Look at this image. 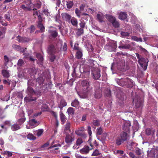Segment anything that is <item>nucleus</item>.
Segmentation results:
<instances>
[{"label":"nucleus","mask_w":158,"mask_h":158,"mask_svg":"<svg viewBox=\"0 0 158 158\" xmlns=\"http://www.w3.org/2000/svg\"><path fill=\"white\" fill-rule=\"evenodd\" d=\"M131 39L134 41L137 42H142V39L141 38H138L135 36H132L131 37Z\"/></svg>","instance_id":"c9c22d12"},{"label":"nucleus","mask_w":158,"mask_h":158,"mask_svg":"<svg viewBox=\"0 0 158 158\" xmlns=\"http://www.w3.org/2000/svg\"><path fill=\"white\" fill-rule=\"evenodd\" d=\"M127 14L125 12H121L118 15V18L122 20H123L127 18Z\"/></svg>","instance_id":"dca6fc26"},{"label":"nucleus","mask_w":158,"mask_h":158,"mask_svg":"<svg viewBox=\"0 0 158 158\" xmlns=\"http://www.w3.org/2000/svg\"><path fill=\"white\" fill-rule=\"evenodd\" d=\"M130 15L131 18V21L132 23H135L137 21V18L132 13H130Z\"/></svg>","instance_id":"a19ab883"},{"label":"nucleus","mask_w":158,"mask_h":158,"mask_svg":"<svg viewBox=\"0 0 158 158\" xmlns=\"http://www.w3.org/2000/svg\"><path fill=\"white\" fill-rule=\"evenodd\" d=\"M67 112L69 115H73L74 114L73 109L71 107H69L67 110Z\"/></svg>","instance_id":"79ce46f5"},{"label":"nucleus","mask_w":158,"mask_h":158,"mask_svg":"<svg viewBox=\"0 0 158 158\" xmlns=\"http://www.w3.org/2000/svg\"><path fill=\"white\" fill-rule=\"evenodd\" d=\"M2 154L4 156L7 155L8 157H10L12 155V154L11 152L6 151L2 152Z\"/></svg>","instance_id":"58836bf2"},{"label":"nucleus","mask_w":158,"mask_h":158,"mask_svg":"<svg viewBox=\"0 0 158 158\" xmlns=\"http://www.w3.org/2000/svg\"><path fill=\"white\" fill-rule=\"evenodd\" d=\"M34 5L32 9L34 10V12H33L34 15H37L38 16L39 19H40V18H41V16L40 15H38V13L37 11L36 10V9H35V8L34 7Z\"/></svg>","instance_id":"09e8293b"},{"label":"nucleus","mask_w":158,"mask_h":158,"mask_svg":"<svg viewBox=\"0 0 158 158\" xmlns=\"http://www.w3.org/2000/svg\"><path fill=\"white\" fill-rule=\"evenodd\" d=\"M20 47L19 45L16 44H14L13 45V48L16 50L19 51L20 48Z\"/></svg>","instance_id":"13d9d810"},{"label":"nucleus","mask_w":158,"mask_h":158,"mask_svg":"<svg viewBox=\"0 0 158 158\" xmlns=\"http://www.w3.org/2000/svg\"><path fill=\"white\" fill-rule=\"evenodd\" d=\"M85 23L84 21H81L80 24L81 28H83L85 26Z\"/></svg>","instance_id":"bf43d9fd"},{"label":"nucleus","mask_w":158,"mask_h":158,"mask_svg":"<svg viewBox=\"0 0 158 158\" xmlns=\"http://www.w3.org/2000/svg\"><path fill=\"white\" fill-rule=\"evenodd\" d=\"M29 124L31 126L33 127H34L38 126L39 123L37 122L35 119H32L29 120Z\"/></svg>","instance_id":"4468645a"},{"label":"nucleus","mask_w":158,"mask_h":158,"mask_svg":"<svg viewBox=\"0 0 158 158\" xmlns=\"http://www.w3.org/2000/svg\"><path fill=\"white\" fill-rule=\"evenodd\" d=\"M102 132V128L100 127L97 129V134L100 135L101 134Z\"/></svg>","instance_id":"4d7b16f0"},{"label":"nucleus","mask_w":158,"mask_h":158,"mask_svg":"<svg viewBox=\"0 0 158 158\" xmlns=\"http://www.w3.org/2000/svg\"><path fill=\"white\" fill-rule=\"evenodd\" d=\"M38 27L40 29V30L41 32H43L45 30L44 27L41 23V21H40L38 23Z\"/></svg>","instance_id":"bb28decb"},{"label":"nucleus","mask_w":158,"mask_h":158,"mask_svg":"<svg viewBox=\"0 0 158 158\" xmlns=\"http://www.w3.org/2000/svg\"><path fill=\"white\" fill-rule=\"evenodd\" d=\"M27 138L31 140H34L36 139V138L31 133H29L27 136Z\"/></svg>","instance_id":"7c9ffc66"},{"label":"nucleus","mask_w":158,"mask_h":158,"mask_svg":"<svg viewBox=\"0 0 158 158\" xmlns=\"http://www.w3.org/2000/svg\"><path fill=\"white\" fill-rule=\"evenodd\" d=\"M85 128L83 127H81L79 128L77 130L75 131V133L79 136H82L83 135V133L84 131Z\"/></svg>","instance_id":"ddd939ff"},{"label":"nucleus","mask_w":158,"mask_h":158,"mask_svg":"<svg viewBox=\"0 0 158 158\" xmlns=\"http://www.w3.org/2000/svg\"><path fill=\"white\" fill-rule=\"evenodd\" d=\"M71 105L73 107H79V102L77 100L75 99L72 102Z\"/></svg>","instance_id":"c85d7f7f"},{"label":"nucleus","mask_w":158,"mask_h":158,"mask_svg":"<svg viewBox=\"0 0 158 158\" xmlns=\"http://www.w3.org/2000/svg\"><path fill=\"white\" fill-rule=\"evenodd\" d=\"M92 73L95 79H98L101 76L100 70L98 68L94 69L92 71Z\"/></svg>","instance_id":"423d86ee"},{"label":"nucleus","mask_w":158,"mask_h":158,"mask_svg":"<svg viewBox=\"0 0 158 158\" xmlns=\"http://www.w3.org/2000/svg\"><path fill=\"white\" fill-rule=\"evenodd\" d=\"M61 15L64 20L70 22L71 16L70 15L66 13H62Z\"/></svg>","instance_id":"9d476101"},{"label":"nucleus","mask_w":158,"mask_h":158,"mask_svg":"<svg viewBox=\"0 0 158 158\" xmlns=\"http://www.w3.org/2000/svg\"><path fill=\"white\" fill-rule=\"evenodd\" d=\"M41 5V2H38L35 4V6L37 7V8H39L40 7Z\"/></svg>","instance_id":"774afa93"},{"label":"nucleus","mask_w":158,"mask_h":158,"mask_svg":"<svg viewBox=\"0 0 158 158\" xmlns=\"http://www.w3.org/2000/svg\"><path fill=\"white\" fill-rule=\"evenodd\" d=\"M120 137L122 140L124 141L127 139V134L126 132H123L121 134Z\"/></svg>","instance_id":"393cba45"},{"label":"nucleus","mask_w":158,"mask_h":158,"mask_svg":"<svg viewBox=\"0 0 158 158\" xmlns=\"http://www.w3.org/2000/svg\"><path fill=\"white\" fill-rule=\"evenodd\" d=\"M11 129L14 131H17L20 128V126L17 124H14L11 126Z\"/></svg>","instance_id":"cd10ccee"},{"label":"nucleus","mask_w":158,"mask_h":158,"mask_svg":"<svg viewBox=\"0 0 158 158\" xmlns=\"http://www.w3.org/2000/svg\"><path fill=\"white\" fill-rule=\"evenodd\" d=\"M86 46L87 50L88 52H90V54H89V55H91V56H94V55L91 54V52H93L94 50L92 45L90 44H88L86 45Z\"/></svg>","instance_id":"412c9836"},{"label":"nucleus","mask_w":158,"mask_h":158,"mask_svg":"<svg viewBox=\"0 0 158 158\" xmlns=\"http://www.w3.org/2000/svg\"><path fill=\"white\" fill-rule=\"evenodd\" d=\"M97 18L99 22H102L103 21L104 16V15L101 12H98L97 14Z\"/></svg>","instance_id":"2eb2a0df"},{"label":"nucleus","mask_w":158,"mask_h":158,"mask_svg":"<svg viewBox=\"0 0 158 158\" xmlns=\"http://www.w3.org/2000/svg\"><path fill=\"white\" fill-rule=\"evenodd\" d=\"M55 48L53 45H51L48 48V51L50 54H52L55 51Z\"/></svg>","instance_id":"a878e982"},{"label":"nucleus","mask_w":158,"mask_h":158,"mask_svg":"<svg viewBox=\"0 0 158 158\" xmlns=\"http://www.w3.org/2000/svg\"><path fill=\"white\" fill-rule=\"evenodd\" d=\"M89 63V64L90 65L91 67H93L95 64V63H96V61H94L92 59H89L88 60Z\"/></svg>","instance_id":"a18cd8bd"},{"label":"nucleus","mask_w":158,"mask_h":158,"mask_svg":"<svg viewBox=\"0 0 158 158\" xmlns=\"http://www.w3.org/2000/svg\"><path fill=\"white\" fill-rule=\"evenodd\" d=\"M2 73L3 76L4 77L8 78L10 76V72L9 70L3 69L2 70Z\"/></svg>","instance_id":"6ab92c4d"},{"label":"nucleus","mask_w":158,"mask_h":158,"mask_svg":"<svg viewBox=\"0 0 158 158\" xmlns=\"http://www.w3.org/2000/svg\"><path fill=\"white\" fill-rule=\"evenodd\" d=\"M17 40L19 42L24 43L28 42L31 40V39L27 38H23L19 36L17 37Z\"/></svg>","instance_id":"9b49d317"},{"label":"nucleus","mask_w":158,"mask_h":158,"mask_svg":"<svg viewBox=\"0 0 158 158\" xmlns=\"http://www.w3.org/2000/svg\"><path fill=\"white\" fill-rule=\"evenodd\" d=\"M4 59L5 61V64L6 65L7 63L10 61V60L9 58L6 55L4 56Z\"/></svg>","instance_id":"de8ad7c7"},{"label":"nucleus","mask_w":158,"mask_h":158,"mask_svg":"<svg viewBox=\"0 0 158 158\" xmlns=\"http://www.w3.org/2000/svg\"><path fill=\"white\" fill-rule=\"evenodd\" d=\"M99 154V152L98 150H95L93 153L92 155L93 156H96Z\"/></svg>","instance_id":"5fc2aeb1"},{"label":"nucleus","mask_w":158,"mask_h":158,"mask_svg":"<svg viewBox=\"0 0 158 158\" xmlns=\"http://www.w3.org/2000/svg\"><path fill=\"white\" fill-rule=\"evenodd\" d=\"M146 134L148 135H149L151 133V130L150 129H147L146 130Z\"/></svg>","instance_id":"338daca9"},{"label":"nucleus","mask_w":158,"mask_h":158,"mask_svg":"<svg viewBox=\"0 0 158 158\" xmlns=\"http://www.w3.org/2000/svg\"><path fill=\"white\" fill-rule=\"evenodd\" d=\"M70 126V123L69 122H67L65 125V129L66 130H69Z\"/></svg>","instance_id":"864d4df0"},{"label":"nucleus","mask_w":158,"mask_h":158,"mask_svg":"<svg viewBox=\"0 0 158 158\" xmlns=\"http://www.w3.org/2000/svg\"><path fill=\"white\" fill-rule=\"evenodd\" d=\"M89 150V147L88 146L85 147L80 150V152L82 154H86L88 153Z\"/></svg>","instance_id":"b1692460"},{"label":"nucleus","mask_w":158,"mask_h":158,"mask_svg":"<svg viewBox=\"0 0 158 158\" xmlns=\"http://www.w3.org/2000/svg\"><path fill=\"white\" fill-rule=\"evenodd\" d=\"M25 5L23 4L20 6V8L25 11H31L33 7L34 4L31 3L30 0H27L24 2Z\"/></svg>","instance_id":"7ed1b4c3"},{"label":"nucleus","mask_w":158,"mask_h":158,"mask_svg":"<svg viewBox=\"0 0 158 158\" xmlns=\"http://www.w3.org/2000/svg\"><path fill=\"white\" fill-rule=\"evenodd\" d=\"M133 102L135 104V106L137 108L139 107L142 105V100L139 98H138L137 101L136 98L133 99Z\"/></svg>","instance_id":"1a4fd4ad"},{"label":"nucleus","mask_w":158,"mask_h":158,"mask_svg":"<svg viewBox=\"0 0 158 158\" xmlns=\"http://www.w3.org/2000/svg\"><path fill=\"white\" fill-rule=\"evenodd\" d=\"M91 89L89 81L88 80L82 81L80 91L77 94L81 98H85L86 97V94Z\"/></svg>","instance_id":"f257e3e1"},{"label":"nucleus","mask_w":158,"mask_h":158,"mask_svg":"<svg viewBox=\"0 0 158 158\" xmlns=\"http://www.w3.org/2000/svg\"><path fill=\"white\" fill-rule=\"evenodd\" d=\"M123 141L121 139H118L116 140V143L118 145H119L121 144L122 141Z\"/></svg>","instance_id":"0e129e2a"},{"label":"nucleus","mask_w":158,"mask_h":158,"mask_svg":"<svg viewBox=\"0 0 158 158\" xmlns=\"http://www.w3.org/2000/svg\"><path fill=\"white\" fill-rule=\"evenodd\" d=\"M60 117L61 120V121L62 123V124H64V123L65 122L66 120V118H65L64 115L61 112H60Z\"/></svg>","instance_id":"2f4dec72"},{"label":"nucleus","mask_w":158,"mask_h":158,"mask_svg":"<svg viewBox=\"0 0 158 158\" xmlns=\"http://www.w3.org/2000/svg\"><path fill=\"white\" fill-rule=\"evenodd\" d=\"M102 96L101 91L99 88L95 91L94 97L96 99H99Z\"/></svg>","instance_id":"f3484780"},{"label":"nucleus","mask_w":158,"mask_h":158,"mask_svg":"<svg viewBox=\"0 0 158 158\" xmlns=\"http://www.w3.org/2000/svg\"><path fill=\"white\" fill-rule=\"evenodd\" d=\"M131 124V123L129 121H127L125 122L123 126V130L126 131H129Z\"/></svg>","instance_id":"f8f14e48"},{"label":"nucleus","mask_w":158,"mask_h":158,"mask_svg":"<svg viewBox=\"0 0 158 158\" xmlns=\"http://www.w3.org/2000/svg\"><path fill=\"white\" fill-rule=\"evenodd\" d=\"M51 35L53 37L55 38L57 36V33L55 30H49V31Z\"/></svg>","instance_id":"f704fd0d"},{"label":"nucleus","mask_w":158,"mask_h":158,"mask_svg":"<svg viewBox=\"0 0 158 158\" xmlns=\"http://www.w3.org/2000/svg\"><path fill=\"white\" fill-rule=\"evenodd\" d=\"M117 47L116 42L114 41H111L105 46V48L108 51L112 52L115 50Z\"/></svg>","instance_id":"20e7f679"},{"label":"nucleus","mask_w":158,"mask_h":158,"mask_svg":"<svg viewBox=\"0 0 158 158\" xmlns=\"http://www.w3.org/2000/svg\"><path fill=\"white\" fill-rule=\"evenodd\" d=\"M66 2L67 7L68 8H71L73 5V2L71 1H69Z\"/></svg>","instance_id":"ea45409f"},{"label":"nucleus","mask_w":158,"mask_h":158,"mask_svg":"<svg viewBox=\"0 0 158 158\" xmlns=\"http://www.w3.org/2000/svg\"><path fill=\"white\" fill-rule=\"evenodd\" d=\"M123 64L122 66L121 67V68H120L119 67V65L118 64H115L114 63H113L112 65V66L111 67V69L112 71H113V70L115 69L116 67L117 69H120L121 70L122 68H123Z\"/></svg>","instance_id":"4be33fe9"},{"label":"nucleus","mask_w":158,"mask_h":158,"mask_svg":"<svg viewBox=\"0 0 158 158\" xmlns=\"http://www.w3.org/2000/svg\"><path fill=\"white\" fill-rule=\"evenodd\" d=\"M43 13L47 16L49 15L50 14L48 11V10L47 9H44L43 11Z\"/></svg>","instance_id":"e2e57ef3"},{"label":"nucleus","mask_w":158,"mask_h":158,"mask_svg":"<svg viewBox=\"0 0 158 158\" xmlns=\"http://www.w3.org/2000/svg\"><path fill=\"white\" fill-rule=\"evenodd\" d=\"M82 142V139L81 138H79L77 140L76 144L77 145H80Z\"/></svg>","instance_id":"603ef678"},{"label":"nucleus","mask_w":158,"mask_h":158,"mask_svg":"<svg viewBox=\"0 0 158 158\" xmlns=\"http://www.w3.org/2000/svg\"><path fill=\"white\" fill-rule=\"evenodd\" d=\"M36 56L38 60L40 62H42L43 60V56L41 54L37 53L36 54Z\"/></svg>","instance_id":"c03bdc74"},{"label":"nucleus","mask_w":158,"mask_h":158,"mask_svg":"<svg viewBox=\"0 0 158 158\" xmlns=\"http://www.w3.org/2000/svg\"><path fill=\"white\" fill-rule=\"evenodd\" d=\"M78 66V63H75L73 64V71L72 74V76L73 77H75L77 78H79L81 76V74L80 73L79 74H76V69Z\"/></svg>","instance_id":"6e6552de"},{"label":"nucleus","mask_w":158,"mask_h":158,"mask_svg":"<svg viewBox=\"0 0 158 158\" xmlns=\"http://www.w3.org/2000/svg\"><path fill=\"white\" fill-rule=\"evenodd\" d=\"M93 124L95 126H98L99 125V123L98 121L97 120H94L93 123Z\"/></svg>","instance_id":"052dcab7"},{"label":"nucleus","mask_w":158,"mask_h":158,"mask_svg":"<svg viewBox=\"0 0 158 158\" xmlns=\"http://www.w3.org/2000/svg\"><path fill=\"white\" fill-rule=\"evenodd\" d=\"M148 62V60L147 59L143 58H142L141 59L138 60V62L144 70L147 69Z\"/></svg>","instance_id":"39448f33"},{"label":"nucleus","mask_w":158,"mask_h":158,"mask_svg":"<svg viewBox=\"0 0 158 158\" xmlns=\"http://www.w3.org/2000/svg\"><path fill=\"white\" fill-rule=\"evenodd\" d=\"M74 140V134L73 133L71 135H66L65 138V141L67 143L69 144H71Z\"/></svg>","instance_id":"0eeeda50"},{"label":"nucleus","mask_w":158,"mask_h":158,"mask_svg":"<svg viewBox=\"0 0 158 158\" xmlns=\"http://www.w3.org/2000/svg\"><path fill=\"white\" fill-rule=\"evenodd\" d=\"M21 118L19 119L17 122L20 125L23 124L25 121V118L24 117V115L23 113H22L21 114Z\"/></svg>","instance_id":"5701e85b"},{"label":"nucleus","mask_w":158,"mask_h":158,"mask_svg":"<svg viewBox=\"0 0 158 158\" xmlns=\"http://www.w3.org/2000/svg\"><path fill=\"white\" fill-rule=\"evenodd\" d=\"M121 35L123 37H126L129 35V33L127 32L122 31L121 33Z\"/></svg>","instance_id":"3c124183"},{"label":"nucleus","mask_w":158,"mask_h":158,"mask_svg":"<svg viewBox=\"0 0 158 158\" xmlns=\"http://www.w3.org/2000/svg\"><path fill=\"white\" fill-rule=\"evenodd\" d=\"M91 128L90 126H89L88 127V131L89 136V139L88 140V141L89 142H91V135L92 134V132L91 131Z\"/></svg>","instance_id":"4c0bfd02"},{"label":"nucleus","mask_w":158,"mask_h":158,"mask_svg":"<svg viewBox=\"0 0 158 158\" xmlns=\"http://www.w3.org/2000/svg\"><path fill=\"white\" fill-rule=\"evenodd\" d=\"M117 82L118 85L122 86L127 85L128 87H130L134 85L132 81L127 77L121 79Z\"/></svg>","instance_id":"f03ea898"},{"label":"nucleus","mask_w":158,"mask_h":158,"mask_svg":"<svg viewBox=\"0 0 158 158\" xmlns=\"http://www.w3.org/2000/svg\"><path fill=\"white\" fill-rule=\"evenodd\" d=\"M84 32L83 28H81L78 29L77 32V34L78 35H80L82 34Z\"/></svg>","instance_id":"8fccbe9b"},{"label":"nucleus","mask_w":158,"mask_h":158,"mask_svg":"<svg viewBox=\"0 0 158 158\" xmlns=\"http://www.w3.org/2000/svg\"><path fill=\"white\" fill-rule=\"evenodd\" d=\"M82 56V51L81 49L77 51L76 52V57L78 59L81 58Z\"/></svg>","instance_id":"c756f323"},{"label":"nucleus","mask_w":158,"mask_h":158,"mask_svg":"<svg viewBox=\"0 0 158 158\" xmlns=\"http://www.w3.org/2000/svg\"><path fill=\"white\" fill-rule=\"evenodd\" d=\"M3 82L5 84H7L8 85H10V81L9 79L6 80H3Z\"/></svg>","instance_id":"680f3d73"},{"label":"nucleus","mask_w":158,"mask_h":158,"mask_svg":"<svg viewBox=\"0 0 158 158\" xmlns=\"http://www.w3.org/2000/svg\"><path fill=\"white\" fill-rule=\"evenodd\" d=\"M67 105L66 102L64 100H62L61 101L59 107L60 108H62L63 107Z\"/></svg>","instance_id":"72a5a7b5"},{"label":"nucleus","mask_w":158,"mask_h":158,"mask_svg":"<svg viewBox=\"0 0 158 158\" xmlns=\"http://www.w3.org/2000/svg\"><path fill=\"white\" fill-rule=\"evenodd\" d=\"M72 24L74 26H76L77 25L78 22L76 19L74 18H72L70 20Z\"/></svg>","instance_id":"473e14b6"},{"label":"nucleus","mask_w":158,"mask_h":158,"mask_svg":"<svg viewBox=\"0 0 158 158\" xmlns=\"http://www.w3.org/2000/svg\"><path fill=\"white\" fill-rule=\"evenodd\" d=\"M24 62L23 60L21 59H20L19 60L18 63V65L19 66H21L23 64Z\"/></svg>","instance_id":"6e6d98bb"},{"label":"nucleus","mask_w":158,"mask_h":158,"mask_svg":"<svg viewBox=\"0 0 158 158\" xmlns=\"http://www.w3.org/2000/svg\"><path fill=\"white\" fill-rule=\"evenodd\" d=\"M113 26L115 27H118L119 26V23L116 20H115V21H114L112 23Z\"/></svg>","instance_id":"49530a36"},{"label":"nucleus","mask_w":158,"mask_h":158,"mask_svg":"<svg viewBox=\"0 0 158 158\" xmlns=\"http://www.w3.org/2000/svg\"><path fill=\"white\" fill-rule=\"evenodd\" d=\"M123 42L121 41L120 42L119 44V46H118V48L120 49L123 48V49H129L131 47V46L129 44H125L123 45Z\"/></svg>","instance_id":"a211bd4d"},{"label":"nucleus","mask_w":158,"mask_h":158,"mask_svg":"<svg viewBox=\"0 0 158 158\" xmlns=\"http://www.w3.org/2000/svg\"><path fill=\"white\" fill-rule=\"evenodd\" d=\"M80 10H79L78 9L76 8L75 10V13L77 14V16L78 17H80Z\"/></svg>","instance_id":"69168bd1"},{"label":"nucleus","mask_w":158,"mask_h":158,"mask_svg":"<svg viewBox=\"0 0 158 158\" xmlns=\"http://www.w3.org/2000/svg\"><path fill=\"white\" fill-rule=\"evenodd\" d=\"M58 146H60V144H57L54 145L53 146H51L50 147V149H52V150H57L59 148L56 147Z\"/></svg>","instance_id":"37998d69"},{"label":"nucleus","mask_w":158,"mask_h":158,"mask_svg":"<svg viewBox=\"0 0 158 158\" xmlns=\"http://www.w3.org/2000/svg\"><path fill=\"white\" fill-rule=\"evenodd\" d=\"M43 130L42 129H39L37 131H35L34 133H36V135L38 136H40L43 132Z\"/></svg>","instance_id":"e433bc0d"},{"label":"nucleus","mask_w":158,"mask_h":158,"mask_svg":"<svg viewBox=\"0 0 158 158\" xmlns=\"http://www.w3.org/2000/svg\"><path fill=\"white\" fill-rule=\"evenodd\" d=\"M106 17L111 23L114 22V21H115V20H116V19L114 17L110 15H106Z\"/></svg>","instance_id":"aec40b11"}]
</instances>
